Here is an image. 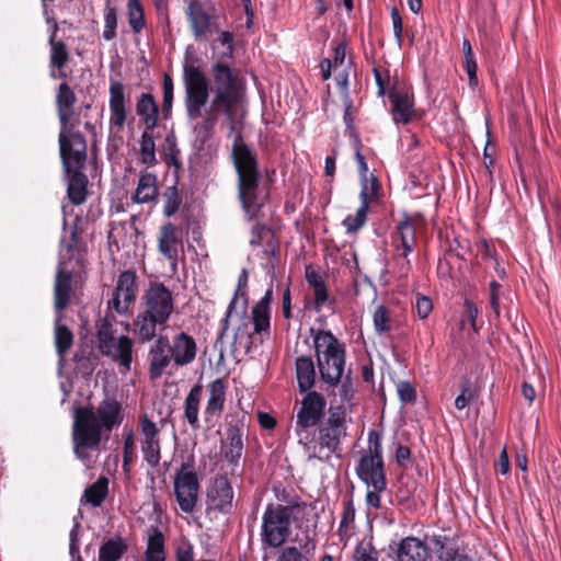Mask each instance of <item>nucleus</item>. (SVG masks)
Masks as SVG:
<instances>
[{
    "label": "nucleus",
    "mask_w": 561,
    "mask_h": 561,
    "mask_svg": "<svg viewBox=\"0 0 561 561\" xmlns=\"http://www.w3.org/2000/svg\"><path fill=\"white\" fill-rule=\"evenodd\" d=\"M153 343L148 351V375L150 380H158L164 374L171 375L168 371L169 367L173 366L172 352L169 347V339L165 335L154 337Z\"/></svg>",
    "instance_id": "nucleus-17"
},
{
    "label": "nucleus",
    "mask_w": 561,
    "mask_h": 561,
    "mask_svg": "<svg viewBox=\"0 0 561 561\" xmlns=\"http://www.w3.org/2000/svg\"><path fill=\"white\" fill-rule=\"evenodd\" d=\"M201 490L199 479L193 457L181 463L173 479V491L176 503L182 512H194Z\"/></svg>",
    "instance_id": "nucleus-11"
},
{
    "label": "nucleus",
    "mask_w": 561,
    "mask_h": 561,
    "mask_svg": "<svg viewBox=\"0 0 561 561\" xmlns=\"http://www.w3.org/2000/svg\"><path fill=\"white\" fill-rule=\"evenodd\" d=\"M397 392L403 404L413 403L416 399V391L408 380H402L397 383Z\"/></svg>",
    "instance_id": "nucleus-49"
},
{
    "label": "nucleus",
    "mask_w": 561,
    "mask_h": 561,
    "mask_svg": "<svg viewBox=\"0 0 561 561\" xmlns=\"http://www.w3.org/2000/svg\"><path fill=\"white\" fill-rule=\"evenodd\" d=\"M71 293L72 273L65 270L64 262H59L54 284V307L57 314H61V311L69 306Z\"/></svg>",
    "instance_id": "nucleus-23"
},
{
    "label": "nucleus",
    "mask_w": 561,
    "mask_h": 561,
    "mask_svg": "<svg viewBox=\"0 0 561 561\" xmlns=\"http://www.w3.org/2000/svg\"><path fill=\"white\" fill-rule=\"evenodd\" d=\"M310 333L313 339L317 362L345 351L344 345L331 331L311 328Z\"/></svg>",
    "instance_id": "nucleus-26"
},
{
    "label": "nucleus",
    "mask_w": 561,
    "mask_h": 561,
    "mask_svg": "<svg viewBox=\"0 0 561 561\" xmlns=\"http://www.w3.org/2000/svg\"><path fill=\"white\" fill-rule=\"evenodd\" d=\"M218 41L221 45L227 47V53H225L220 59H224L225 57L232 59L234 51L233 34L229 31H222L219 34Z\"/></svg>",
    "instance_id": "nucleus-61"
},
{
    "label": "nucleus",
    "mask_w": 561,
    "mask_h": 561,
    "mask_svg": "<svg viewBox=\"0 0 561 561\" xmlns=\"http://www.w3.org/2000/svg\"><path fill=\"white\" fill-rule=\"evenodd\" d=\"M355 560L356 561H378V551L370 543H359L355 548Z\"/></svg>",
    "instance_id": "nucleus-50"
},
{
    "label": "nucleus",
    "mask_w": 561,
    "mask_h": 561,
    "mask_svg": "<svg viewBox=\"0 0 561 561\" xmlns=\"http://www.w3.org/2000/svg\"><path fill=\"white\" fill-rule=\"evenodd\" d=\"M248 279H249L248 271L245 268H243L241 271V273L239 274L238 285H237V289L234 291L233 298L231 299V301L228 306L225 318L221 320V329L217 336L218 341H220L224 337V335L226 334V332L228 331L229 319L231 317L233 309L236 308V302H237L238 296L241 295V297L244 300V304L247 302V294L243 289L248 286Z\"/></svg>",
    "instance_id": "nucleus-37"
},
{
    "label": "nucleus",
    "mask_w": 561,
    "mask_h": 561,
    "mask_svg": "<svg viewBox=\"0 0 561 561\" xmlns=\"http://www.w3.org/2000/svg\"><path fill=\"white\" fill-rule=\"evenodd\" d=\"M275 561H307V558L297 547L290 546L284 548Z\"/></svg>",
    "instance_id": "nucleus-57"
},
{
    "label": "nucleus",
    "mask_w": 561,
    "mask_h": 561,
    "mask_svg": "<svg viewBox=\"0 0 561 561\" xmlns=\"http://www.w3.org/2000/svg\"><path fill=\"white\" fill-rule=\"evenodd\" d=\"M135 111L147 130H153L159 125L160 108L156 98L149 92H141L136 98Z\"/></svg>",
    "instance_id": "nucleus-24"
},
{
    "label": "nucleus",
    "mask_w": 561,
    "mask_h": 561,
    "mask_svg": "<svg viewBox=\"0 0 561 561\" xmlns=\"http://www.w3.org/2000/svg\"><path fill=\"white\" fill-rule=\"evenodd\" d=\"M210 73L213 98L203 118L193 127L195 146L198 149L205 147L214 136L219 117L225 115L230 133L234 134L231 158L238 175V197L247 219L254 220L262 207L259 202L261 171L255 150L244 142L241 130L237 128V113L244 98L245 82L225 59L216 60Z\"/></svg>",
    "instance_id": "nucleus-1"
},
{
    "label": "nucleus",
    "mask_w": 561,
    "mask_h": 561,
    "mask_svg": "<svg viewBox=\"0 0 561 561\" xmlns=\"http://www.w3.org/2000/svg\"><path fill=\"white\" fill-rule=\"evenodd\" d=\"M203 394V386L194 385L184 400V417L193 430L199 427V404Z\"/></svg>",
    "instance_id": "nucleus-34"
},
{
    "label": "nucleus",
    "mask_w": 561,
    "mask_h": 561,
    "mask_svg": "<svg viewBox=\"0 0 561 561\" xmlns=\"http://www.w3.org/2000/svg\"><path fill=\"white\" fill-rule=\"evenodd\" d=\"M59 150L65 172L68 175L67 194L73 205H81L87 198L88 178L82 172L87 160V142L79 131L59 134Z\"/></svg>",
    "instance_id": "nucleus-5"
},
{
    "label": "nucleus",
    "mask_w": 561,
    "mask_h": 561,
    "mask_svg": "<svg viewBox=\"0 0 561 561\" xmlns=\"http://www.w3.org/2000/svg\"><path fill=\"white\" fill-rule=\"evenodd\" d=\"M187 16L196 39L205 36L210 31L211 16L201 1H190L187 5Z\"/></svg>",
    "instance_id": "nucleus-29"
},
{
    "label": "nucleus",
    "mask_w": 561,
    "mask_h": 561,
    "mask_svg": "<svg viewBox=\"0 0 561 561\" xmlns=\"http://www.w3.org/2000/svg\"><path fill=\"white\" fill-rule=\"evenodd\" d=\"M273 301V288L266 289L263 297L252 308L253 332H248V324L239 327L234 333L232 346L243 348L249 354L253 346L263 344L271 335V304Z\"/></svg>",
    "instance_id": "nucleus-8"
},
{
    "label": "nucleus",
    "mask_w": 561,
    "mask_h": 561,
    "mask_svg": "<svg viewBox=\"0 0 561 561\" xmlns=\"http://www.w3.org/2000/svg\"><path fill=\"white\" fill-rule=\"evenodd\" d=\"M182 243L181 232L172 222L162 226L159 237V250L168 260H176L178 245Z\"/></svg>",
    "instance_id": "nucleus-31"
},
{
    "label": "nucleus",
    "mask_w": 561,
    "mask_h": 561,
    "mask_svg": "<svg viewBox=\"0 0 561 561\" xmlns=\"http://www.w3.org/2000/svg\"><path fill=\"white\" fill-rule=\"evenodd\" d=\"M463 69L466 70L468 78H469V84L471 87H474L478 84V77H477V70L478 66L473 57L463 58Z\"/></svg>",
    "instance_id": "nucleus-62"
},
{
    "label": "nucleus",
    "mask_w": 561,
    "mask_h": 561,
    "mask_svg": "<svg viewBox=\"0 0 561 561\" xmlns=\"http://www.w3.org/2000/svg\"><path fill=\"white\" fill-rule=\"evenodd\" d=\"M335 82L342 94V100H344L346 96H351L348 90V73L346 70H342L341 72L336 73Z\"/></svg>",
    "instance_id": "nucleus-63"
},
{
    "label": "nucleus",
    "mask_w": 561,
    "mask_h": 561,
    "mask_svg": "<svg viewBox=\"0 0 561 561\" xmlns=\"http://www.w3.org/2000/svg\"><path fill=\"white\" fill-rule=\"evenodd\" d=\"M157 195V176L149 172L141 174L133 201L138 204H145L153 201Z\"/></svg>",
    "instance_id": "nucleus-36"
},
{
    "label": "nucleus",
    "mask_w": 561,
    "mask_h": 561,
    "mask_svg": "<svg viewBox=\"0 0 561 561\" xmlns=\"http://www.w3.org/2000/svg\"><path fill=\"white\" fill-rule=\"evenodd\" d=\"M175 308L173 293L161 282H150L145 289L140 309L133 321V333L141 343L151 342L158 328H164Z\"/></svg>",
    "instance_id": "nucleus-3"
},
{
    "label": "nucleus",
    "mask_w": 561,
    "mask_h": 561,
    "mask_svg": "<svg viewBox=\"0 0 561 561\" xmlns=\"http://www.w3.org/2000/svg\"><path fill=\"white\" fill-rule=\"evenodd\" d=\"M316 426L313 436L310 438L308 434L301 435L299 444L308 459L327 462L342 450V442L347 435L346 409L342 404L331 405L328 416Z\"/></svg>",
    "instance_id": "nucleus-4"
},
{
    "label": "nucleus",
    "mask_w": 561,
    "mask_h": 561,
    "mask_svg": "<svg viewBox=\"0 0 561 561\" xmlns=\"http://www.w3.org/2000/svg\"><path fill=\"white\" fill-rule=\"evenodd\" d=\"M388 98L392 104L391 115L396 124L407 125L412 121L414 114L413 95L408 92L389 91Z\"/></svg>",
    "instance_id": "nucleus-27"
},
{
    "label": "nucleus",
    "mask_w": 561,
    "mask_h": 561,
    "mask_svg": "<svg viewBox=\"0 0 561 561\" xmlns=\"http://www.w3.org/2000/svg\"><path fill=\"white\" fill-rule=\"evenodd\" d=\"M234 492L226 474H218L207 489L209 507L222 514H230L233 507Z\"/></svg>",
    "instance_id": "nucleus-18"
},
{
    "label": "nucleus",
    "mask_w": 561,
    "mask_h": 561,
    "mask_svg": "<svg viewBox=\"0 0 561 561\" xmlns=\"http://www.w3.org/2000/svg\"><path fill=\"white\" fill-rule=\"evenodd\" d=\"M443 535H433L431 542L434 546L439 561H474L466 552H461L456 542Z\"/></svg>",
    "instance_id": "nucleus-30"
},
{
    "label": "nucleus",
    "mask_w": 561,
    "mask_h": 561,
    "mask_svg": "<svg viewBox=\"0 0 561 561\" xmlns=\"http://www.w3.org/2000/svg\"><path fill=\"white\" fill-rule=\"evenodd\" d=\"M359 197H360V206L358 207L356 213L354 215L346 216L342 222L343 226L345 227L347 233H354V232L358 231L366 224L367 214L369 210L368 188H367L366 184L363 185Z\"/></svg>",
    "instance_id": "nucleus-35"
},
{
    "label": "nucleus",
    "mask_w": 561,
    "mask_h": 561,
    "mask_svg": "<svg viewBox=\"0 0 561 561\" xmlns=\"http://www.w3.org/2000/svg\"><path fill=\"white\" fill-rule=\"evenodd\" d=\"M411 459V450L409 447L399 445L396 449V462L400 467H407Z\"/></svg>",
    "instance_id": "nucleus-64"
},
{
    "label": "nucleus",
    "mask_w": 561,
    "mask_h": 561,
    "mask_svg": "<svg viewBox=\"0 0 561 561\" xmlns=\"http://www.w3.org/2000/svg\"><path fill=\"white\" fill-rule=\"evenodd\" d=\"M382 434L371 430L368 433V451L355 468L357 478L367 486L379 491L387 490V478L382 457Z\"/></svg>",
    "instance_id": "nucleus-9"
},
{
    "label": "nucleus",
    "mask_w": 561,
    "mask_h": 561,
    "mask_svg": "<svg viewBox=\"0 0 561 561\" xmlns=\"http://www.w3.org/2000/svg\"><path fill=\"white\" fill-rule=\"evenodd\" d=\"M305 505L268 504L262 516L261 542L270 548H280L290 535L291 522L304 514Z\"/></svg>",
    "instance_id": "nucleus-6"
},
{
    "label": "nucleus",
    "mask_w": 561,
    "mask_h": 561,
    "mask_svg": "<svg viewBox=\"0 0 561 561\" xmlns=\"http://www.w3.org/2000/svg\"><path fill=\"white\" fill-rule=\"evenodd\" d=\"M61 318V314H57L55 320V346L60 362L73 343V334L67 325L60 323Z\"/></svg>",
    "instance_id": "nucleus-38"
},
{
    "label": "nucleus",
    "mask_w": 561,
    "mask_h": 561,
    "mask_svg": "<svg viewBox=\"0 0 561 561\" xmlns=\"http://www.w3.org/2000/svg\"><path fill=\"white\" fill-rule=\"evenodd\" d=\"M415 310L420 319H426L433 310V302L431 298L417 294L415 297Z\"/></svg>",
    "instance_id": "nucleus-54"
},
{
    "label": "nucleus",
    "mask_w": 561,
    "mask_h": 561,
    "mask_svg": "<svg viewBox=\"0 0 561 561\" xmlns=\"http://www.w3.org/2000/svg\"><path fill=\"white\" fill-rule=\"evenodd\" d=\"M460 388L461 393L455 399V407L457 410H463L472 399V391L468 380L461 382Z\"/></svg>",
    "instance_id": "nucleus-58"
},
{
    "label": "nucleus",
    "mask_w": 561,
    "mask_h": 561,
    "mask_svg": "<svg viewBox=\"0 0 561 561\" xmlns=\"http://www.w3.org/2000/svg\"><path fill=\"white\" fill-rule=\"evenodd\" d=\"M181 198L175 186H169L164 192L163 214L168 217L173 216L180 207Z\"/></svg>",
    "instance_id": "nucleus-48"
},
{
    "label": "nucleus",
    "mask_w": 561,
    "mask_h": 561,
    "mask_svg": "<svg viewBox=\"0 0 561 561\" xmlns=\"http://www.w3.org/2000/svg\"><path fill=\"white\" fill-rule=\"evenodd\" d=\"M114 317L107 312L96 322V339L99 351L119 366V371L126 374L131 369L134 342L127 335L115 337Z\"/></svg>",
    "instance_id": "nucleus-7"
},
{
    "label": "nucleus",
    "mask_w": 561,
    "mask_h": 561,
    "mask_svg": "<svg viewBox=\"0 0 561 561\" xmlns=\"http://www.w3.org/2000/svg\"><path fill=\"white\" fill-rule=\"evenodd\" d=\"M184 104L190 121L202 119L208 106L209 87L206 75L194 65H184Z\"/></svg>",
    "instance_id": "nucleus-10"
},
{
    "label": "nucleus",
    "mask_w": 561,
    "mask_h": 561,
    "mask_svg": "<svg viewBox=\"0 0 561 561\" xmlns=\"http://www.w3.org/2000/svg\"><path fill=\"white\" fill-rule=\"evenodd\" d=\"M321 380L330 387H336L344 374L345 351L317 362Z\"/></svg>",
    "instance_id": "nucleus-25"
},
{
    "label": "nucleus",
    "mask_w": 561,
    "mask_h": 561,
    "mask_svg": "<svg viewBox=\"0 0 561 561\" xmlns=\"http://www.w3.org/2000/svg\"><path fill=\"white\" fill-rule=\"evenodd\" d=\"M373 72L378 88L377 94L378 96H385L387 94V87L389 83L388 71L383 72L378 67H374Z\"/></svg>",
    "instance_id": "nucleus-60"
},
{
    "label": "nucleus",
    "mask_w": 561,
    "mask_h": 561,
    "mask_svg": "<svg viewBox=\"0 0 561 561\" xmlns=\"http://www.w3.org/2000/svg\"><path fill=\"white\" fill-rule=\"evenodd\" d=\"M128 22L135 33H139L145 27L144 9L139 0L127 1Z\"/></svg>",
    "instance_id": "nucleus-44"
},
{
    "label": "nucleus",
    "mask_w": 561,
    "mask_h": 561,
    "mask_svg": "<svg viewBox=\"0 0 561 561\" xmlns=\"http://www.w3.org/2000/svg\"><path fill=\"white\" fill-rule=\"evenodd\" d=\"M123 421L122 403L115 397L106 396L95 408H75L71 438L76 457L91 468L94 463L92 453L100 451L103 435L107 439Z\"/></svg>",
    "instance_id": "nucleus-2"
},
{
    "label": "nucleus",
    "mask_w": 561,
    "mask_h": 561,
    "mask_svg": "<svg viewBox=\"0 0 561 561\" xmlns=\"http://www.w3.org/2000/svg\"><path fill=\"white\" fill-rule=\"evenodd\" d=\"M325 404L324 397L319 392H307L296 415V434L299 437L307 434L309 427L316 426L322 421Z\"/></svg>",
    "instance_id": "nucleus-14"
},
{
    "label": "nucleus",
    "mask_w": 561,
    "mask_h": 561,
    "mask_svg": "<svg viewBox=\"0 0 561 561\" xmlns=\"http://www.w3.org/2000/svg\"><path fill=\"white\" fill-rule=\"evenodd\" d=\"M296 378L300 392H308L314 386L316 367L310 356L296 358Z\"/></svg>",
    "instance_id": "nucleus-33"
},
{
    "label": "nucleus",
    "mask_w": 561,
    "mask_h": 561,
    "mask_svg": "<svg viewBox=\"0 0 561 561\" xmlns=\"http://www.w3.org/2000/svg\"><path fill=\"white\" fill-rule=\"evenodd\" d=\"M340 383H341V386L339 389V397H340L341 401L342 402H351L355 394V389H354L353 380L351 377V371L347 375H345L344 378L342 377Z\"/></svg>",
    "instance_id": "nucleus-52"
},
{
    "label": "nucleus",
    "mask_w": 561,
    "mask_h": 561,
    "mask_svg": "<svg viewBox=\"0 0 561 561\" xmlns=\"http://www.w3.org/2000/svg\"><path fill=\"white\" fill-rule=\"evenodd\" d=\"M151 131L145 128L140 138L141 162L147 165H154L157 163L156 145Z\"/></svg>",
    "instance_id": "nucleus-43"
},
{
    "label": "nucleus",
    "mask_w": 561,
    "mask_h": 561,
    "mask_svg": "<svg viewBox=\"0 0 561 561\" xmlns=\"http://www.w3.org/2000/svg\"><path fill=\"white\" fill-rule=\"evenodd\" d=\"M396 232L399 237V242L394 241V249L397 251V255L404 259L399 271L401 276L407 277L411 271L409 255L416 247V219L404 213L402 219L399 220L396 226Z\"/></svg>",
    "instance_id": "nucleus-13"
},
{
    "label": "nucleus",
    "mask_w": 561,
    "mask_h": 561,
    "mask_svg": "<svg viewBox=\"0 0 561 561\" xmlns=\"http://www.w3.org/2000/svg\"><path fill=\"white\" fill-rule=\"evenodd\" d=\"M117 28V11L114 7L110 5V0L106 1L104 8V30L102 36L105 41H112L116 37Z\"/></svg>",
    "instance_id": "nucleus-45"
},
{
    "label": "nucleus",
    "mask_w": 561,
    "mask_h": 561,
    "mask_svg": "<svg viewBox=\"0 0 561 561\" xmlns=\"http://www.w3.org/2000/svg\"><path fill=\"white\" fill-rule=\"evenodd\" d=\"M207 390L208 399L203 414L207 423H214L225 410L227 385L224 379L216 378L208 385Z\"/></svg>",
    "instance_id": "nucleus-20"
},
{
    "label": "nucleus",
    "mask_w": 561,
    "mask_h": 561,
    "mask_svg": "<svg viewBox=\"0 0 561 561\" xmlns=\"http://www.w3.org/2000/svg\"><path fill=\"white\" fill-rule=\"evenodd\" d=\"M108 493V479L100 477L94 483L89 485L81 497V502L85 501L93 507L102 505Z\"/></svg>",
    "instance_id": "nucleus-39"
},
{
    "label": "nucleus",
    "mask_w": 561,
    "mask_h": 561,
    "mask_svg": "<svg viewBox=\"0 0 561 561\" xmlns=\"http://www.w3.org/2000/svg\"><path fill=\"white\" fill-rule=\"evenodd\" d=\"M79 527L80 524L76 522L69 534V554L78 560H80Z\"/></svg>",
    "instance_id": "nucleus-59"
},
{
    "label": "nucleus",
    "mask_w": 561,
    "mask_h": 561,
    "mask_svg": "<svg viewBox=\"0 0 561 561\" xmlns=\"http://www.w3.org/2000/svg\"><path fill=\"white\" fill-rule=\"evenodd\" d=\"M355 518V510L352 505V502H347L344 505L343 514L341 517L340 526H339V535L342 537L348 530V525Z\"/></svg>",
    "instance_id": "nucleus-56"
},
{
    "label": "nucleus",
    "mask_w": 561,
    "mask_h": 561,
    "mask_svg": "<svg viewBox=\"0 0 561 561\" xmlns=\"http://www.w3.org/2000/svg\"><path fill=\"white\" fill-rule=\"evenodd\" d=\"M245 425L237 420L227 424L225 437L221 439L220 454L230 467L231 476H239L240 460L243 456Z\"/></svg>",
    "instance_id": "nucleus-12"
},
{
    "label": "nucleus",
    "mask_w": 561,
    "mask_h": 561,
    "mask_svg": "<svg viewBox=\"0 0 561 561\" xmlns=\"http://www.w3.org/2000/svg\"><path fill=\"white\" fill-rule=\"evenodd\" d=\"M145 556L146 561H165L164 536L158 528L148 538Z\"/></svg>",
    "instance_id": "nucleus-42"
},
{
    "label": "nucleus",
    "mask_w": 561,
    "mask_h": 561,
    "mask_svg": "<svg viewBox=\"0 0 561 561\" xmlns=\"http://www.w3.org/2000/svg\"><path fill=\"white\" fill-rule=\"evenodd\" d=\"M140 430V447L144 460L147 465L157 469L161 460V446H160V430L157 424L152 422L147 414H144L139 419Z\"/></svg>",
    "instance_id": "nucleus-15"
},
{
    "label": "nucleus",
    "mask_w": 561,
    "mask_h": 561,
    "mask_svg": "<svg viewBox=\"0 0 561 561\" xmlns=\"http://www.w3.org/2000/svg\"><path fill=\"white\" fill-rule=\"evenodd\" d=\"M162 90H163V96H162L161 115L164 119H168L170 117L171 110H172L173 91H174L173 80L169 73H164V76H163Z\"/></svg>",
    "instance_id": "nucleus-47"
},
{
    "label": "nucleus",
    "mask_w": 561,
    "mask_h": 561,
    "mask_svg": "<svg viewBox=\"0 0 561 561\" xmlns=\"http://www.w3.org/2000/svg\"><path fill=\"white\" fill-rule=\"evenodd\" d=\"M108 94L110 125L121 131L130 114V98L123 82L118 80H111Z\"/></svg>",
    "instance_id": "nucleus-16"
},
{
    "label": "nucleus",
    "mask_w": 561,
    "mask_h": 561,
    "mask_svg": "<svg viewBox=\"0 0 561 561\" xmlns=\"http://www.w3.org/2000/svg\"><path fill=\"white\" fill-rule=\"evenodd\" d=\"M375 332L382 335L391 330V317L387 307L378 306L373 313Z\"/></svg>",
    "instance_id": "nucleus-46"
},
{
    "label": "nucleus",
    "mask_w": 561,
    "mask_h": 561,
    "mask_svg": "<svg viewBox=\"0 0 561 561\" xmlns=\"http://www.w3.org/2000/svg\"><path fill=\"white\" fill-rule=\"evenodd\" d=\"M136 273L130 270H126L118 276L116 282L115 291L117 295L123 296V298L133 304L136 300Z\"/></svg>",
    "instance_id": "nucleus-41"
},
{
    "label": "nucleus",
    "mask_w": 561,
    "mask_h": 561,
    "mask_svg": "<svg viewBox=\"0 0 561 561\" xmlns=\"http://www.w3.org/2000/svg\"><path fill=\"white\" fill-rule=\"evenodd\" d=\"M172 352L173 366L176 368L192 364L197 355V345L195 339L186 332H180L169 342Z\"/></svg>",
    "instance_id": "nucleus-19"
},
{
    "label": "nucleus",
    "mask_w": 561,
    "mask_h": 561,
    "mask_svg": "<svg viewBox=\"0 0 561 561\" xmlns=\"http://www.w3.org/2000/svg\"><path fill=\"white\" fill-rule=\"evenodd\" d=\"M127 545L122 538H111L99 549V561H118L127 551Z\"/></svg>",
    "instance_id": "nucleus-40"
},
{
    "label": "nucleus",
    "mask_w": 561,
    "mask_h": 561,
    "mask_svg": "<svg viewBox=\"0 0 561 561\" xmlns=\"http://www.w3.org/2000/svg\"><path fill=\"white\" fill-rule=\"evenodd\" d=\"M271 234V230L266 227L265 224L256 222L252 229H251V238H250V245L253 248L260 247L265 237Z\"/></svg>",
    "instance_id": "nucleus-53"
},
{
    "label": "nucleus",
    "mask_w": 561,
    "mask_h": 561,
    "mask_svg": "<svg viewBox=\"0 0 561 561\" xmlns=\"http://www.w3.org/2000/svg\"><path fill=\"white\" fill-rule=\"evenodd\" d=\"M391 21H392V27H393V35L396 38V42L399 47L402 45V32H403V22L402 18L400 15V12L397 7H392L390 10Z\"/></svg>",
    "instance_id": "nucleus-55"
},
{
    "label": "nucleus",
    "mask_w": 561,
    "mask_h": 561,
    "mask_svg": "<svg viewBox=\"0 0 561 561\" xmlns=\"http://www.w3.org/2000/svg\"><path fill=\"white\" fill-rule=\"evenodd\" d=\"M58 31L57 23H54L53 28L50 31V36L48 39L50 46V57L49 62L51 67H55L59 70V77L66 78L67 75L64 72V68L69 61V51L67 49L66 44L62 41H56V34Z\"/></svg>",
    "instance_id": "nucleus-32"
},
{
    "label": "nucleus",
    "mask_w": 561,
    "mask_h": 561,
    "mask_svg": "<svg viewBox=\"0 0 561 561\" xmlns=\"http://www.w3.org/2000/svg\"><path fill=\"white\" fill-rule=\"evenodd\" d=\"M305 277L308 285L313 290V309L320 312L324 307L334 310L335 299L330 297L328 286L323 276L312 268L311 265L306 266Z\"/></svg>",
    "instance_id": "nucleus-21"
},
{
    "label": "nucleus",
    "mask_w": 561,
    "mask_h": 561,
    "mask_svg": "<svg viewBox=\"0 0 561 561\" xmlns=\"http://www.w3.org/2000/svg\"><path fill=\"white\" fill-rule=\"evenodd\" d=\"M76 102L77 96L73 90L70 88V85L67 82L60 83L56 93V106L58 112V118L61 125L60 134H70L66 133V128L70 122Z\"/></svg>",
    "instance_id": "nucleus-28"
},
{
    "label": "nucleus",
    "mask_w": 561,
    "mask_h": 561,
    "mask_svg": "<svg viewBox=\"0 0 561 561\" xmlns=\"http://www.w3.org/2000/svg\"><path fill=\"white\" fill-rule=\"evenodd\" d=\"M428 558L427 545L414 536L402 538L394 549V561H427Z\"/></svg>",
    "instance_id": "nucleus-22"
},
{
    "label": "nucleus",
    "mask_w": 561,
    "mask_h": 561,
    "mask_svg": "<svg viewBox=\"0 0 561 561\" xmlns=\"http://www.w3.org/2000/svg\"><path fill=\"white\" fill-rule=\"evenodd\" d=\"M130 302H127L123 296L117 295V291H113L112 298L107 302V308L111 311H115L119 316H126L129 311Z\"/></svg>",
    "instance_id": "nucleus-51"
}]
</instances>
